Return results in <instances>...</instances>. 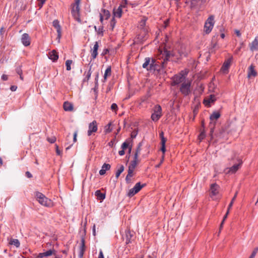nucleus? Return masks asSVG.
<instances>
[{
	"label": "nucleus",
	"instance_id": "obj_36",
	"mask_svg": "<svg viewBox=\"0 0 258 258\" xmlns=\"http://www.w3.org/2000/svg\"><path fill=\"white\" fill-rule=\"evenodd\" d=\"M124 170V167L123 165L121 164L119 165V167L118 169L116 170L115 172V177L116 179H117L120 174L123 172Z\"/></svg>",
	"mask_w": 258,
	"mask_h": 258
},
{
	"label": "nucleus",
	"instance_id": "obj_26",
	"mask_svg": "<svg viewBox=\"0 0 258 258\" xmlns=\"http://www.w3.org/2000/svg\"><path fill=\"white\" fill-rule=\"evenodd\" d=\"M251 51H258V36L256 37L252 42L249 44Z\"/></svg>",
	"mask_w": 258,
	"mask_h": 258
},
{
	"label": "nucleus",
	"instance_id": "obj_21",
	"mask_svg": "<svg viewBox=\"0 0 258 258\" xmlns=\"http://www.w3.org/2000/svg\"><path fill=\"white\" fill-rule=\"evenodd\" d=\"M255 66L251 64L248 68L247 77L250 78L252 77H255L257 76V72L254 69Z\"/></svg>",
	"mask_w": 258,
	"mask_h": 258
},
{
	"label": "nucleus",
	"instance_id": "obj_47",
	"mask_svg": "<svg viewBox=\"0 0 258 258\" xmlns=\"http://www.w3.org/2000/svg\"><path fill=\"white\" fill-rule=\"evenodd\" d=\"M237 192L235 193L234 196L232 199L230 203L229 204L228 207H227V208H228V209H231L232 207L233 203L236 199V198L237 196Z\"/></svg>",
	"mask_w": 258,
	"mask_h": 258
},
{
	"label": "nucleus",
	"instance_id": "obj_27",
	"mask_svg": "<svg viewBox=\"0 0 258 258\" xmlns=\"http://www.w3.org/2000/svg\"><path fill=\"white\" fill-rule=\"evenodd\" d=\"M216 125V122H213L210 121L209 123V127H210V133L209 136L210 137V140L212 141L214 139V133L215 127Z\"/></svg>",
	"mask_w": 258,
	"mask_h": 258
},
{
	"label": "nucleus",
	"instance_id": "obj_18",
	"mask_svg": "<svg viewBox=\"0 0 258 258\" xmlns=\"http://www.w3.org/2000/svg\"><path fill=\"white\" fill-rule=\"evenodd\" d=\"M21 42L26 47L28 46L31 43V39L28 33H24L22 35Z\"/></svg>",
	"mask_w": 258,
	"mask_h": 258
},
{
	"label": "nucleus",
	"instance_id": "obj_38",
	"mask_svg": "<svg viewBox=\"0 0 258 258\" xmlns=\"http://www.w3.org/2000/svg\"><path fill=\"white\" fill-rule=\"evenodd\" d=\"M9 244L15 246L17 248L19 247L20 245V241L18 239L11 238L10 240Z\"/></svg>",
	"mask_w": 258,
	"mask_h": 258
},
{
	"label": "nucleus",
	"instance_id": "obj_53",
	"mask_svg": "<svg viewBox=\"0 0 258 258\" xmlns=\"http://www.w3.org/2000/svg\"><path fill=\"white\" fill-rule=\"evenodd\" d=\"M204 104L207 107H210L211 104L212 103L211 102V101L209 100V98L206 99H204L203 101Z\"/></svg>",
	"mask_w": 258,
	"mask_h": 258
},
{
	"label": "nucleus",
	"instance_id": "obj_30",
	"mask_svg": "<svg viewBox=\"0 0 258 258\" xmlns=\"http://www.w3.org/2000/svg\"><path fill=\"white\" fill-rule=\"evenodd\" d=\"M199 2H201L203 4L206 3V0H190V8L191 9L196 8Z\"/></svg>",
	"mask_w": 258,
	"mask_h": 258
},
{
	"label": "nucleus",
	"instance_id": "obj_5",
	"mask_svg": "<svg viewBox=\"0 0 258 258\" xmlns=\"http://www.w3.org/2000/svg\"><path fill=\"white\" fill-rule=\"evenodd\" d=\"M191 86L190 82H184L180 85L179 91L184 97L187 96L191 94Z\"/></svg>",
	"mask_w": 258,
	"mask_h": 258
},
{
	"label": "nucleus",
	"instance_id": "obj_9",
	"mask_svg": "<svg viewBox=\"0 0 258 258\" xmlns=\"http://www.w3.org/2000/svg\"><path fill=\"white\" fill-rule=\"evenodd\" d=\"M162 107L160 105L157 104L155 106L154 112L151 114V119L154 121H157L162 116Z\"/></svg>",
	"mask_w": 258,
	"mask_h": 258
},
{
	"label": "nucleus",
	"instance_id": "obj_46",
	"mask_svg": "<svg viewBox=\"0 0 258 258\" xmlns=\"http://www.w3.org/2000/svg\"><path fill=\"white\" fill-rule=\"evenodd\" d=\"M104 27L103 26H100L98 29V31L97 32V34L98 35H100L101 36H103L104 35V30H103Z\"/></svg>",
	"mask_w": 258,
	"mask_h": 258
},
{
	"label": "nucleus",
	"instance_id": "obj_33",
	"mask_svg": "<svg viewBox=\"0 0 258 258\" xmlns=\"http://www.w3.org/2000/svg\"><path fill=\"white\" fill-rule=\"evenodd\" d=\"M56 251L54 249H49L43 252L45 257H48L52 255H55Z\"/></svg>",
	"mask_w": 258,
	"mask_h": 258
},
{
	"label": "nucleus",
	"instance_id": "obj_1",
	"mask_svg": "<svg viewBox=\"0 0 258 258\" xmlns=\"http://www.w3.org/2000/svg\"><path fill=\"white\" fill-rule=\"evenodd\" d=\"M34 196L37 201L42 206L46 207H51L52 206L51 200L47 198L42 193L36 191L34 192Z\"/></svg>",
	"mask_w": 258,
	"mask_h": 258
},
{
	"label": "nucleus",
	"instance_id": "obj_23",
	"mask_svg": "<svg viewBox=\"0 0 258 258\" xmlns=\"http://www.w3.org/2000/svg\"><path fill=\"white\" fill-rule=\"evenodd\" d=\"M221 113L219 111H214L210 116V121L216 122V121L220 117Z\"/></svg>",
	"mask_w": 258,
	"mask_h": 258
},
{
	"label": "nucleus",
	"instance_id": "obj_24",
	"mask_svg": "<svg viewBox=\"0 0 258 258\" xmlns=\"http://www.w3.org/2000/svg\"><path fill=\"white\" fill-rule=\"evenodd\" d=\"M219 185L216 183H212L210 185V191L211 196H216L217 195L218 191V189Z\"/></svg>",
	"mask_w": 258,
	"mask_h": 258
},
{
	"label": "nucleus",
	"instance_id": "obj_2",
	"mask_svg": "<svg viewBox=\"0 0 258 258\" xmlns=\"http://www.w3.org/2000/svg\"><path fill=\"white\" fill-rule=\"evenodd\" d=\"M80 236H81V245L80 250L79 254L80 258H82L83 256L84 251L85 250V237L86 234V225L84 226V228L81 227L80 230Z\"/></svg>",
	"mask_w": 258,
	"mask_h": 258
},
{
	"label": "nucleus",
	"instance_id": "obj_7",
	"mask_svg": "<svg viewBox=\"0 0 258 258\" xmlns=\"http://www.w3.org/2000/svg\"><path fill=\"white\" fill-rule=\"evenodd\" d=\"M186 74H179L174 75L171 78L172 85L174 86H178L180 85L183 82L186 81Z\"/></svg>",
	"mask_w": 258,
	"mask_h": 258
},
{
	"label": "nucleus",
	"instance_id": "obj_28",
	"mask_svg": "<svg viewBox=\"0 0 258 258\" xmlns=\"http://www.w3.org/2000/svg\"><path fill=\"white\" fill-rule=\"evenodd\" d=\"M63 108L66 111H71L73 110L74 106L72 103L69 101H65L63 104Z\"/></svg>",
	"mask_w": 258,
	"mask_h": 258
},
{
	"label": "nucleus",
	"instance_id": "obj_51",
	"mask_svg": "<svg viewBox=\"0 0 258 258\" xmlns=\"http://www.w3.org/2000/svg\"><path fill=\"white\" fill-rule=\"evenodd\" d=\"M160 150L162 153V156H164V157H165V154L166 152V145H161Z\"/></svg>",
	"mask_w": 258,
	"mask_h": 258
},
{
	"label": "nucleus",
	"instance_id": "obj_57",
	"mask_svg": "<svg viewBox=\"0 0 258 258\" xmlns=\"http://www.w3.org/2000/svg\"><path fill=\"white\" fill-rule=\"evenodd\" d=\"M115 140H116V138L115 137L114 138H113V139H112L108 143V145L112 148L113 147V146L115 144Z\"/></svg>",
	"mask_w": 258,
	"mask_h": 258
},
{
	"label": "nucleus",
	"instance_id": "obj_55",
	"mask_svg": "<svg viewBox=\"0 0 258 258\" xmlns=\"http://www.w3.org/2000/svg\"><path fill=\"white\" fill-rule=\"evenodd\" d=\"M128 4V1L127 0H122L121 3L119 5V6H121L122 9L126 8L127 5Z\"/></svg>",
	"mask_w": 258,
	"mask_h": 258
},
{
	"label": "nucleus",
	"instance_id": "obj_40",
	"mask_svg": "<svg viewBox=\"0 0 258 258\" xmlns=\"http://www.w3.org/2000/svg\"><path fill=\"white\" fill-rule=\"evenodd\" d=\"M205 23H207V24L209 25L214 26V16L213 15H211L206 20Z\"/></svg>",
	"mask_w": 258,
	"mask_h": 258
},
{
	"label": "nucleus",
	"instance_id": "obj_52",
	"mask_svg": "<svg viewBox=\"0 0 258 258\" xmlns=\"http://www.w3.org/2000/svg\"><path fill=\"white\" fill-rule=\"evenodd\" d=\"M209 99L211 102H212V103H214L217 100L216 97L214 94H211L209 96Z\"/></svg>",
	"mask_w": 258,
	"mask_h": 258
},
{
	"label": "nucleus",
	"instance_id": "obj_22",
	"mask_svg": "<svg viewBox=\"0 0 258 258\" xmlns=\"http://www.w3.org/2000/svg\"><path fill=\"white\" fill-rule=\"evenodd\" d=\"M111 168L110 164L104 163L101 167V169L99 170V173L100 175H104L107 171H108Z\"/></svg>",
	"mask_w": 258,
	"mask_h": 258
},
{
	"label": "nucleus",
	"instance_id": "obj_35",
	"mask_svg": "<svg viewBox=\"0 0 258 258\" xmlns=\"http://www.w3.org/2000/svg\"><path fill=\"white\" fill-rule=\"evenodd\" d=\"M206 137V130H200V133L198 135V139L200 142H202Z\"/></svg>",
	"mask_w": 258,
	"mask_h": 258
},
{
	"label": "nucleus",
	"instance_id": "obj_44",
	"mask_svg": "<svg viewBox=\"0 0 258 258\" xmlns=\"http://www.w3.org/2000/svg\"><path fill=\"white\" fill-rule=\"evenodd\" d=\"M73 61L71 59H68L66 61L65 64L66 67V70L67 71H70L71 70V64Z\"/></svg>",
	"mask_w": 258,
	"mask_h": 258
},
{
	"label": "nucleus",
	"instance_id": "obj_17",
	"mask_svg": "<svg viewBox=\"0 0 258 258\" xmlns=\"http://www.w3.org/2000/svg\"><path fill=\"white\" fill-rule=\"evenodd\" d=\"M125 244L126 245L131 243L133 241V237H134V231H131L130 230H125Z\"/></svg>",
	"mask_w": 258,
	"mask_h": 258
},
{
	"label": "nucleus",
	"instance_id": "obj_60",
	"mask_svg": "<svg viewBox=\"0 0 258 258\" xmlns=\"http://www.w3.org/2000/svg\"><path fill=\"white\" fill-rule=\"evenodd\" d=\"M244 45V43L243 42H242L240 43V46L239 47H238L235 51H236V53H238L239 51H240L242 48V47Z\"/></svg>",
	"mask_w": 258,
	"mask_h": 258
},
{
	"label": "nucleus",
	"instance_id": "obj_45",
	"mask_svg": "<svg viewBox=\"0 0 258 258\" xmlns=\"http://www.w3.org/2000/svg\"><path fill=\"white\" fill-rule=\"evenodd\" d=\"M135 168H132L131 167L128 166L127 170V175L128 176L133 177L134 176V171Z\"/></svg>",
	"mask_w": 258,
	"mask_h": 258
},
{
	"label": "nucleus",
	"instance_id": "obj_37",
	"mask_svg": "<svg viewBox=\"0 0 258 258\" xmlns=\"http://www.w3.org/2000/svg\"><path fill=\"white\" fill-rule=\"evenodd\" d=\"M178 53L179 57L177 58L178 59H181L183 56L187 57L188 56V52L182 47L178 50Z\"/></svg>",
	"mask_w": 258,
	"mask_h": 258
},
{
	"label": "nucleus",
	"instance_id": "obj_29",
	"mask_svg": "<svg viewBox=\"0 0 258 258\" xmlns=\"http://www.w3.org/2000/svg\"><path fill=\"white\" fill-rule=\"evenodd\" d=\"M138 155L137 154H135L134 156V159L131 161L129 166L131 167L132 168H136L139 163Z\"/></svg>",
	"mask_w": 258,
	"mask_h": 258
},
{
	"label": "nucleus",
	"instance_id": "obj_64",
	"mask_svg": "<svg viewBox=\"0 0 258 258\" xmlns=\"http://www.w3.org/2000/svg\"><path fill=\"white\" fill-rule=\"evenodd\" d=\"M104 18H103V15L102 13H100L99 14V21L100 22V23L102 24V26H103L104 25Z\"/></svg>",
	"mask_w": 258,
	"mask_h": 258
},
{
	"label": "nucleus",
	"instance_id": "obj_4",
	"mask_svg": "<svg viewBox=\"0 0 258 258\" xmlns=\"http://www.w3.org/2000/svg\"><path fill=\"white\" fill-rule=\"evenodd\" d=\"M81 0H75V3L72 5L71 9V14L74 18L78 22H81V20L80 18V4Z\"/></svg>",
	"mask_w": 258,
	"mask_h": 258
},
{
	"label": "nucleus",
	"instance_id": "obj_58",
	"mask_svg": "<svg viewBox=\"0 0 258 258\" xmlns=\"http://www.w3.org/2000/svg\"><path fill=\"white\" fill-rule=\"evenodd\" d=\"M164 160V156H162L160 162H159V163L155 165V167L156 168H159L161 166V165H162V164L163 163Z\"/></svg>",
	"mask_w": 258,
	"mask_h": 258
},
{
	"label": "nucleus",
	"instance_id": "obj_20",
	"mask_svg": "<svg viewBox=\"0 0 258 258\" xmlns=\"http://www.w3.org/2000/svg\"><path fill=\"white\" fill-rule=\"evenodd\" d=\"M122 9L121 6H119L117 9L114 8L112 11V17L120 18L122 15Z\"/></svg>",
	"mask_w": 258,
	"mask_h": 258
},
{
	"label": "nucleus",
	"instance_id": "obj_59",
	"mask_svg": "<svg viewBox=\"0 0 258 258\" xmlns=\"http://www.w3.org/2000/svg\"><path fill=\"white\" fill-rule=\"evenodd\" d=\"M109 53V49L107 48H105L101 53L102 56H104Z\"/></svg>",
	"mask_w": 258,
	"mask_h": 258
},
{
	"label": "nucleus",
	"instance_id": "obj_31",
	"mask_svg": "<svg viewBox=\"0 0 258 258\" xmlns=\"http://www.w3.org/2000/svg\"><path fill=\"white\" fill-rule=\"evenodd\" d=\"M151 59H152V58H150L149 57H146L145 58V61L142 65V67L144 69H146L148 71H150V70H149L148 68H149V66H150V64L151 62Z\"/></svg>",
	"mask_w": 258,
	"mask_h": 258
},
{
	"label": "nucleus",
	"instance_id": "obj_25",
	"mask_svg": "<svg viewBox=\"0 0 258 258\" xmlns=\"http://www.w3.org/2000/svg\"><path fill=\"white\" fill-rule=\"evenodd\" d=\"M95 196L97 200L102 202L106 198V193L102 192L100 190L98 189L95 192Z\"/></svg>",
	"mask_w": 258,
	"mask_h": 258
},
{
	"label": "nucleus",
	"instance_id": "obj_56",
	"mask_svg": "<svg viewBox=\"0 0 258 258\" xmlns=\"http://www.w3.org/2000/svg\"><path fill=\"white\" fill-rule=\"evenodd\" d=\"M47 141L50 144H53L56 141V138L53 137L52 138H47Z\"/></svg>",
	"mask_w": 258,
	"mask_h": 258
},
{
	"label": "nucleus",
	"instance_id": "obj_15",
	"mask_svg": "<svg viewBox=\"0 0 258 258\" xmlns=\"http://www.w3.org/2000/svg\"><path fill=\"white\" fill-rule=\"evenodd\" d=\"M97 122L96 120H94L89 125V129L87 132L88 136H90L92 133L97 132Z\"/></svg>",
	"mask_w": 258,
	"mask_h": 258
},
{
	"label": "nucleus",
	"instance_id": "obj_50",
	"mask_svg": "<svg viewBox=\"0 0 258 258\" xmlns=\"http://www.w3.org/2000/svg\"><path fill=\"white\" fill-rule=\"evenodd\" d=\"M21 68H22V66L19 65L16 67V68L15 69L16 72L19 75H22V70L21 69Z\"/></svg>",
	"mask_w": 258,
	"mask_h": 258
},
{
	"label": "nucleus",
	"instance_id": "obj_62",
	"mask_svg": "<svg viewBox=\"0 0 258 258\" xmlns=\"http://www.w3.org/2000/svg\"><path fill=\"white\" fill-rule=\"evenodd\" d=\"M99 75V74L98 72L95 73V84H96V85H97V84H98Z\"/></svg>",
	"mask_w": 258,
	"mask_h": 258
},
{
	"label": "nucleus",
	"instance_id": "obj_48",
	"mask_svg": "<svg viewBox=\"0 0 258 258\" xmlns=\"http://www.w3.org/2000/svg\"><path fill=\"white\" fill-rule=\"evenodd\" d=\"M258 251V247H255L248 258H254Z\"/></svg>",
	"mask_w": 258,
	"mask_h": 258
},
{
	"label": "nucleus",
	"instance_id": "obj_41",
	"mask_svg": "<svg viewBox=\"0 0 258 258\" xmlns=\"http://www.w3.org/2000/svg\"><path fill=\"white\" fill-rule=\"evenodd\" d=\"M204 28H205V32L206 34H209L210 33L213 28V26H211V25H209L207 24V23H205V26H204Z\"/></svg>",
	"mask_w": 258,
	"mask_h": 258
},
{
	"label": "nucleus",
	"instance_id": "obj_43",
	"mask_svg": "<svg viewBox=\"0 0 258 258\" xmlns=\"http://www.w3.org/2000/svg\"><path fill=\"white\" fill-rule=\"evenodd\" d=\"M111 125H112V122L110 121L105 126V133H106V134L109 133L112 131V129L111 127Z\"/></svg>",
	"mask_w": 258,
	"mask_h": 258
},
{
	"label": "nucleus",
	"instance_id": "obj_8",
	"mask_svg": "<svg viewBox=\"0 0 258 258\" xmlns=\"http://www.w3.org/2000/svg\"><path fill=\"white\" fill-rule=\"evenodd\" d=\"M166 67H163L162 61H161V63H160L154 58H152L151 62L148 69L150 70V71H157L158 72L160 73Z\"/></svg>",
	"mask_w": 258,
	"mask_h": 258
},
{
	"label": "nucleus",
	"instance_id": "obj_6",
	"mask_svg": "<svg viewBox=\"0 0 258 258\" xmlns=\"http://www.w3.org/2000/svg\"><path fill=\"white\" fill-rule=\"evenodd\" d=\"M146 183L142 184L141 182L136 183L134 186L130 189L126 194V196L130 198H132L138 193L143 187L146 186Z\"/></svg>",
	"mask_w": 258,
	"mask_h": 258
},
{
	"label": "nucleus",
	"instance_id": "obj_14",
	"mask_svg": "<svg viewBox=\"0 0 258 258\" xmlns=\"http://www.w3.org/2000/svg\"><path fill=\"white\" fill-rule=\"evenodd\" d=\"M133 146V141L132 140L128 141L126 140L123 142L121 145V149L125 150L128 149V153L131 154Z\"/></svg>",
	"mask_w": 258,
	"mask_h": 258
},
{
	"label": "nucleus",
	"instance_id": "obj_63",
	"mask_svg": "<svg viewBox=\"0 0 258 258\" xmlns=\"http://www.w3.org/2000/svg\"><path fill=\"white\" fill-rule=\"evenodd\" d=\"M91 76V75H90V74H87L86 77L83 80V83L87 82L89 81V80L90 79Z\"/></svg>",
	"mask_w": 258,
	"mask_h": 258
},
{
	"label": "nucleus",
	"instance_id": "obj_32",
	"mask_svg": "<svg viewBox=\"0 0 258 258\" xmlns=\"http://www.w3.org/2000/svg\"><path fill=\"white\" fill-rule=\"evenodd\" d=\"M146 21H147L146 19L142 18L139 21V28L142 31L148 30L147 29V28H145Z\"/></svg>",
	"mask_w": 258,
	"mask_h": 258
},
{
	"label": "nucleus",
	"instance_id": "obj_49",
	"mask_svg": "<svg viewBox=\"0 0 258 258\" xmlns=\"http://www.w3.org/2000/svg\"><path fill=\"white\" fill-rule=\"evenodd\" d=\"M110 108L112 111L116 112L117 111L118 108L117 104L113 103L111 104Z\"/></svg>",
	"mask_w": 258,
	"mask_h": 258
},
{
	"label": "nucleus",
	"instance_id": "obj_54",
	"mask_svg": "<svg viewBox=\"0 0 258 258\" xmlns=\"http://www.w3.org/2000/svg\"><path fill=\"white\" fill-rule=\"evenodd\" d=\"M142 146V142L139 143V144L138 145V146L137 147L136 152L135 154H137V155L139 156V153L140 152V151L141 150V147Z\"/></svg>",
	"mask_w": 258,
	"mask_h": 258
},
{
	"label": "nucleus",
	"instance_id": "obj_42",
	"mask_svg": "<svg viewBox=\"0 0 258 258\" xmlns=\"http://www.w3.org/2000/svg\"><path fill=\"white\" fill-rule=\"evenodd\" d=\"M116 23V21L115 20V18L114 17H112L110 21V28H109L110 30H111L112 31L113 30V29L115 26Z\"/></svg>",
	"mask_w": 258,
	"mask_h": 258
},
{
	"label": "nucleus",
	"instance_id": "obj_39",
	"mask_svg": "<svg viewBox=\"0 0 258 258\" xmlns=\"http://www.w3.org/2000/svg\"><path fill=\"white\" fill-rule=\"evenodd\" d=\"M111 75V67L110 66L107 67L104 73V79H107V78L110 76Z\"/></svg>",
	"mask_w": 258,
	"mask_h": 258
},
{
	"label": "nucleus",
	"instance_id": "obj_13",
	"mask_svg": "<svg viewBox=\"0 0 258 258\" xmlns=\"http://www.w3.org/2000/svg\"><path fill=\"white\" fill-rule=\"evenodd\" d=\"M47 56L48 58L53 62L57 61L59 57L58 52L56 50L54 49L49 51L47 54Z\"/></svg>",
	"mask_w": 258,
	"mask_h": 258
},
{
	"label": "nucleus",
	"instance_id": "obj_12",
	"mask_svg": "<svg viewBox=\"0 0 258 258\" xmlns=\"http://www.w3.org/2000/svg\"><path fill=\"white\" fill-rule=\"evenodd\" d=\"M52 25L56 29L57 33L56 39L59 42L61 36V28L59 24V21L57 19L54 20L52 22Z\"/></svg>",
	"mask_w": 258,
	"mask_h": 258
},
{
	"label": "nucleus",
	"instance_id": "obj_61",
	"mask_svg": "<svg viewBox=\"0 0 258 258\" xmlns=\"http://www.w3.org/2000/svg\"><path fill=\"white\" fill-rule=\"evenodd\" d=\"M55 151L57 155H61V151L59 149L58 146L57 145H55Z\"/></svg>",
	"mask_w": 258,
	"mask_h": 258
},
{
	"label": "nucleus",
	"instance_id": "obj_16",
	"mask_svg": "<svg viewBox=\"0 0 258 258\" xmlns=\"http://www.w3.org/2000/svg\"><path fill=\"white\" fill-rule=\"evenodd\" d=\"M233 60V57L231 56L228 59H227L223 63L222 67H221V70L224 73H226L228 72V70L229 69V68L230 67L231 63L232 62V61Z\"/></svg>",
	"mask_w": 258,
	"mask_h": 258
},
{
	"label": "nucleus",
	"instance_id": "obj_3",
	"mask_svg": "<svg viewBox=\"0 0 258 258\" xmlns=\"http://www.w3.org/2000/svg\"><path fill=\"white\" fill-rule=\"evenodd\" d=\"M160 52L163 59L162 61V66L163 67H166L168 62L170 60V58L174 56V53L173 51L165 48L161 50Z\"/></svg>",
	"mask_w": 258,
	"mask_h": 258
},
{
	"label": "nucleus",
	"instance_id": "obj_10",
	"mask_svg": "<svg viewBox=\"0 0 258 258\" xmlns=\"http://www.w3.org/2000/svg\"><path fill=\"white\" fill-rule=\"evenodd\" d=\"M143 33L141 32L140 34H139L137 35L135 39L136 42L137 43H140V44H143L144 41L147 39V36L148 35V30H145L142 31Z\"/></svg>",
	"mask_w": 258,
	"mask_h": 258
},
{
	"label": "nucleus",
	"instance_id": "obj_34",
	"mask_svg": "<svg viewBox=\"0 0 258 258\" xmlns=\"http://www.w3.org/2000/svg\"><path fill=\"white\" fill-rule=\"evenodd\" d=\"M100 13L103 14V17H105V20H108L111 16L110 12L108 10L103 8L101 9Z\"/></svg>",
	"mask_w": 258,
	"mask_h": 258
},
{
	"label": "nucleus",
	"instance_id": "obj_11",
	"mask_svg": "<svg viewBox=\"0 0 258 258\" xmlns=\"http://www.w3.org/2000/svg\"><path fill=\"white\" fill-rule=\"evenodd\" d=\"M238 163L234 164L231 167H230L227 171L228 173L233 174L236 173L237 170L241 167L242 164V161L239 159L238 160Z\"/></svg>",
	"mask_w": 258,
	"mask_h": 258
},
{
	"label": "nucleus",
	"instance_id": "obj_19",
	"mask_svg": "<svg viewBox=\"0 0 258 258\" xmlns=\"http://www.w3.org/2000/svg\"><path fill=\"white\" fill-rule=\"evenodd\" d=\"M99 42H100V41H96L95 42V44L93 46V48L91 50V57L92 59H95L98 54V50L99 48Z\"/></svg>",
	"mask_w": 258,
	"mask_h": 258
}]
</instances>
